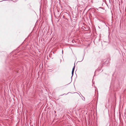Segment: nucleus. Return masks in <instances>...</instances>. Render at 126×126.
<instances>
[{
    "mask_svg": "<svg viewBox=\"0 0 126 126\" xmlns=\"http://www.w3.org/2000/svg\"><path fill=\"white\" fill-rule=\"evenodd\" d=\"M75 68V66L74 65V66L73 67V68L72 70V72H74Z\"/></svg>",
    "mask_w": 126,
    "mask_h": 126,
    "instance_id": "f257e3e1",
    "label": "nucleus"
},
{
    "mask_svg": "<svg viewBox=\"0 0 126 126\" xmlns=\"http://www.w3.org/2000/svg\"><path fill=\"white\" fill-rule=\"evenodd\" d=\"M74 72H72V76L73 75V73H74Z\"/></svg>",
    "mask_w": 126,
    "mask_h": 126,
    "instance_id": "f03ea898",
    "label": "nucleus"
}]
</instances>
